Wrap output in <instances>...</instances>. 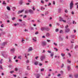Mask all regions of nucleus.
<instances>
[{
    "instance_id": "1",
    "label": "nucleus",
    "mask_w": 78,
    "mask_h": 78,
    "mask_svg": "<svg viewBox=\"0 0 78 78\" xmlns=\"http://www.w3.org/2000/svg\"><path fill=\"white\" fill-rule=\"evenodd\" d=\"M41 31H49V30H50V28L48 27H42L41 28Z\"/></svg>"
},
{
    "instance_id": "2",
    "label": "nucleus",
    "mask_w": 78,
    "mask_h": 78,
    "mask_svg": "<svg viewBox=\"0 0 78 78\" xmlns=\"http://www.w3.org/2000/svg\"><path fill=\"white\" fill-rule=\"evenodd\" d=\"M69 6L70 9H72L73 8V1H71V3L69 4Z\"/></svg>"
},
{
    "instance_id": "3",
    "label": "nucleus",
    "mask_w": 78,
    "mask_h": 78,
    "mask_svg": "<svg viewBox=\"0 0 78 78\" xmlns=\"http://www.w3.org/2000/svg\"><path fill=\"white\" fill-rule=\"evenodd\" d=\"M41 42V45L44 47V46H45L47 45V42L45 41H42Z\"/></svg>"
},
{
    "instance_id": "4",
    "label": "nucleus",
    "mask_w": 78,
    "mask_h": 78,
    "mask_svg": "<svg viewBox=\"0 0 78 78\" xmlns=\"http://www.w3.org/2000/svg\"><path fill=\"white\" fill-rule=\"evenodd\" d=\"M44 59H45V56L44 55H43L41 56L40 59L42 61Z\"/></svg>"
},
{
    "instance_id": "5",
    "label": "nucleus",
    "mask_w": 78,
    "mask_h": 78,
    "mask_svg": "<svg viewBox=\"0 0 78 78\" xmlns=\"http://www.w3.org/2000/svg\"><path fill=\"white\" fill-rule=\"evenodd\" d=\"M70 30L69 28L66 29L65 31L66 33H69V32H70Z\"/></svg>"
},
{
    "instance_id": "6",
    "label": "nucleus",
    "mask_w": 78,
    "mask_h": 78,
    "mask_svg": "<svg viewBox=\"0 0 78 78\" xmlns=\"http://www.w3.org/2000/svg\"><path fill=\"white\" fill-rule=\"evenodd\" d=\"M59 41H63V38L61 37V35H60L59 36Z\"/></svg>"
},
{
    "instance_id": "7",
    "label": "nucleus",
    "mask_w": 78,
    "mask_h": 78,
    "mask_svg": "<svg viewBox=\"0 0 78 78\" xmlns=\"http://www.w3.org/2000/svg\"><path fill=\"white\" fill-rule=\"evenodd\" d=\"M29 11L30 14H34V12L33 10L30 9L29 10Z\"/></svg>"
},
{
    "instance_id": "8",
    "label": "nucleus",
    "mask_w": 78,
    "mask_h": 78,
    "mask_svg": "<svg viewBox=\"0 0 78 78\" xmlns=\"http://www.w3.org/2000/svg\"><path fill=\"white\" fill-rule=\"evenodd\" d=\"M36 75V78H39L40 76H41V75L40 74H37Z\"/></svg>"
},
{
    "instance_id": "9",
    "label": "nucleus",
    "mask_w": 78,
    "mask_h": 78,
    "mask_svg": "<svg viewBox=\"0 0 78 78\" xmlns=\"http://www.w3.org/2000/svg\"><path fill=\"white\" fill-rule=\"evenodd\" d=\"M7 44V42H4L2 44V46H5V45H6Z\"/></svg>"
},
{
    "instance_id": "10",
    "label": "nucleus",
    "mask_w": 78,
    "mask_h": 78,
    "mask_svg": "<svg viewBox=\"0 0 78 78\" xmlns=\"http://www.w3.org/2000/svg\"><path fill=\"white\" fill-rule=\"evenodd\" d=\"M32 40L34 41V42H36L37 41V40H36V37H35L34 38H33L32 39Z\"/></svg>"
},
{
    "instance_id": "11",
    "label": "nucleus",
    "mask_w": 78,
    "mask_h": 78,
    "mask_svg": "<svg viewBox=\"0 0 78 78\" xmlns=\"http://www.w3.org/2000/svg\"><path fill=\"white\" fill-rule=\"evenodd\" d=\"M23 11H24V10H22L19 11L18 12V14H20V13H22L23 12Z\"/></svg>"
},
{
    "instance_id": "12",
    "label": "nucleus",
    "mask_w": 78,
    "mask_h": 78,
    "mask_svg": "<svg viewBox=\"0 0 78 78\" xmlns=\"http://www.w3.org/2000/svg\"><path fill=\"white\" fill-rule=\"evenodd\" d=\"M32 47H30L28 49V52H30V51H32Z\"/></svg>"
},
{
    "instance_id": "13",
    "label": "nucleus",
    "mask_w": 78,
    "mask_h": 78,
    "mask_svg": "<svg viewBox=\"0 0 78 78\" xmlns=\"http://www.w3.org/2000/svg\"><path fill=\"white\" fill-rule=\"evenodd\" d=\"M67 69H68V70H70L71 69V68L70 67V66H67Z\"/></svg>"
},
{
    "instance_id": "14",
    "label": "nucleus",
    "mask_w": 78,
    "mask_h": 78,
    "mask_svg": "<svg viewBox=\"0 0 78 78\" xmlns=\"http://www.w3.org/2000/svg\"><path fill=\"white\" fill-rule=\"evenodd\" d=\"M26 23H25V22H24L23 23V25L22 24H21V26H24V27H26Z\"/></svg>"
},
{
    "instance_id": "15",
    "label": "nucleus",
    "mask_w": 78,
    "mask_h": 78,
    "mask_svg": "<svg viewBox=\"0 0 78 78\" xmlns=\"http://www.w3.org/2000/svg\"><path fill=\"white\" fill-rule=\"evenodd\" d=\"M11 51H12V52H13L14 51H15V48H13L11 49Z\"/></svg>"
},
{
    "instance_id": "16",
    "label": "nucleus",
    "mask_w": 78,
    "mask_h": 78,
    "mask_svg": "<svg viewBox=\"0 0 78 78\" xmlns=\"http://www.w3.org/2000/svg\"><path fill=\"white\" fill-rule=\"evenodd\" d=\"M38 63H39L38 62H35L34 63V65H35V66H37V64H38Z\"/></svg>"
},
{
    "instance_id": "17",
    "label": "nucleus",
    "mask_w": 78,
    "mask_h": 78,
    "mask_svg": "<svg viewBox=\"0 0 78 78\" xmlns=\"http://www.w3.org/2000/svg\"><path fill=\"white\" fill-rule=\"evenodd\" d=\"M53 55H54V53L53 52L51 54V56L52 57V59H53Z\"/></svg>"
},
{
    "instance_id": "18",
    "label": "nucleus",
    "mask_w": 78,
    "mask_h": 78,
    "mask_svg": "<svg viewBox=\"0 0 78 78\" xmlns=\"http://www.w3.org/2000/svg\"><path fill=\"white\" fill-rule=\"evenodd\" d=\"M7 9L8 10V11H10L11 10V9H10V7L9 6H7Z\"/></svg>"
},
{
    "instance_id": "19",
    "label": "nucleus",
    "mask_w": 78,
    "mask_h": 78,
    "mask_svg": "<svg viewBox=\"0 0 78 78\" xmlns=\"http://www.w3.org/2000/svg\"><path fill=\"white\" fill-rule=\"evenodd\" d=\"M59 18L60 19L59 20V21H62V20H63V19H62V18L61 17H59Z\"/></svg>"
},
{
    "instance_id": "20",
    "label": "nucleus",
    "mask_w": 78,
    "mask_h": 78,
    "mask_svg": "<svg viewBox=\"0 0 78 78\" xmlns=\"http://www.w3.org/2000/svg\"><path fill=\"white\" fill-rule=\"evenodd\" d=\"M46 36L47 37H49L50 36V34L49 33H47Z\"/></svg>"
},
{
    "instance_id": "21",
    "label": "nucleus",
    "mask_w": 78,
    "mask_h": 78,
    "mask_svg": "<svg viewBox=\"0 0 78 78\" xmlns=\"http://www.w3.org/2000/svg\"><path fill=\"white\" fill-rule=\"evenodd\" d=\"M29 11L28 10H26L25 11V14H28V13H29Z\"/></svg>"
},
{
    "instance_id": "22",
    "label": "nucleus",
    "mask_w": 78,
    "mask_h": 78,
    "mask_svg": "<svg viewBox=\"0 0 78 78\" xmlns=\"http://www.w3.org/2000/svg\"><path fill=\"white\" fill-rule=\"evenodd\" d=\"M74 77L76 78H78V74H76L74 75Z\"/></svg>"
},
{
    "instance_id": "23",
    "label": "nucleus",
    "mask_w": 78,
    "mask_h": 78,
    "mask_svg": "<svg viewBox=\"0 0 78 78\" xmlns=\"http://www.w3.org/2000/svg\"><path fill=\"white\" fill-rule=\"evenodd\" d=\"M61 9H58V12H59V13H60V12H61Z\"/></svg>"
},
{
    "instance_id": "24",
    "label": "nucleus",
    "mask_w": 78,
    "mask_h": 78,
    "mask_svg": "<svg viewBox=\"0 0 78 78\" xmlns=\"http://www.w3.org/2000/svg\"><path fill=\"white\" fill-rule=\"evenodd\" d=\"M19 3H20V5H22V3H23V1H20V2Z\"/></svg>"
},
{
    "instance_id": "25",
    "label": "nucleus",
    "mask_w": 78,
    "mask_h": 78,
    "mask_svg": "<svg viewBox=\"0 0 78 78\" xmlns=\"http://www.w3.org/2000/svg\"><path fill=\"white\" fill-rule=\"evenodd\" d=\"M27 70H30V66H27Z\"/></svg>"
},
{
    "instance_id": "26",
    "label": "nucleus",
    "mask_w": 78,
    "mask_h": 78,
    "mask_svg": "<svg viewBox=\"0 0 78 78\" xmlns=\"http://www.w3.org/2000/svg\"><path fill=\"white\" fill-rule=\"evenodd\" d=\"M41 10H44V9H45V8H44L43 7H41Z\"/></svg>"
},
{
    "instance_id": "27",
    "label": "nucleus",
    "mask_w": 78,
    "mask_h": 78,
    "mask_svg": "<svg viewBox=\"0 0 78 78\" xmlns=\"http://www.w3.org/2000/svg\"><path fill=\"white\" fill-rule=\"evenodd\" d=\"M49 12H48V11H47L45 13V15H47V14H48Z\"/></svg>"
},
{
    "instance_id": "28",
    "label": "nucleus",
    "mask_w": 78,
    "mask_h": 78,
    "mask_svg": "<svg viewBox=\"0 0 78 78\" xmlns=\"http://www.w3.org/2000/svg\"><path fill=\"white\" fill-rule=\"evenodd\" d=\"M2 56L4 58H6V56H5V55H4V54L2 53Z\"/></svg>"
},
{
    "instance_id": "29",
    "label": "nucleus",
    "mask_w": 78,
    "mask_h": 78,
    "mask_svg": "<svg viewBox=\"0 0 78 78\" xmlns=\"http://www.w3.org/2000/svg\"><path fill=\"white\" fill-rule=\"evenodd\" d=\"M63 33V31L62 30H60L59 32V33L60 34Z\"/></svg>"
},
{
    "instance_id": "30",
    "label": "nucleus",
    "mask_w": 78,
    "mask_h": 78,
    "mask_svg": "<svg viewBox=\"0 0 78 78\" xmlns=\"http://www.w3.org/2000/svg\"><path fill=\"white\" fill-rule=\"evenodd\" d=\"M1 34H2L3 35L4 34H5V32H2L1 33Z\"/></svg>"
},
{
    "instance_id": "31",
    "label": "nucleus",
    "mask_w": 78,
    "mask_h": 78,
    "mask_svg": "<svg viewBox=\"0 0 78 78\" xmlns=\"http://www.w3.org/2000/svg\"><path fill=\"white\" fill-rule=\"evenodd\" d=\"M59 31V29H56L55 30L56 32H58Z\"/></svg>"
},
{
    "instance_id": "32",
    "label": "nucleus",
    "mask_w": 78,
    "mask_h": 78,
    "mask_svg": "<svg viewBox=\"0 0 78 78\" xmlns=\"http://www.w3.org/2000/svg\"><path fill=\"white\" fill-rule=\"evenodd\" d=\"M67 62H68V63H71V61H69V59L67 60Z\"/></svg>"
},
{
    "instance_id": "33",
    "label": "nucleus",
    "mask_w": 78,
    "mask_h": 78,
    "mask_svg": "<svg viewBox=\"0 0 78 78\" xmlns=\"http://www.w3.org/2000/svg\"><path fill=\"white\" fill-rule=\"evenodd\" d=\"M75 36V35H71V38H73Z\"/></svg>"
},
{
    "instance_id": "34",
    "label": "nucleus",
    "mask_w": 78,
    "mask_h": 78,
    "mask_svg": "<svg viewBox=\"0 0 78 78\" xmlns=\"http://www.w3.org/2000/svg\"><path fill=\"white\" fill-rule=\"evenodd\" d=\"M61 55L62 56V57L64 56H65V54H63L62 53Z\"/></svg>"
},
{
    "instance_id": "35",
    "label": "nucleus",
    "mask_w": 78,
    "mask_h": 78,
    "mask_svg": "<svg viewBox=\"0 0 78 78\" xmlns=\"http://www.w3.org/2000/svg\"><path fill=\"white\" fill-rule=\"evenodd\" d=\"M5 1H4L2 3L3 5H6V3H5Z\"/></svg>"
},
{
    "instance_id": "36",
    "label": "nucleus",
    "mask_w": 78,
    "mask_h": 78,
    "mask_svg": "<svg viewBox=\"0 0 78 78\" xmlns=\"http://www.w3.org/2000/svg\"><path fill=\"white\" fill-rule=\"evenodd\" d=\"M35 34H39V32H38V31L36 32L35 33Z\"/></svg>"
},
{
    "instance_id": "37",
    "label": "nucleus",
    "mask_w": 78,
    "mask_h": 78,
    "mask_svg": "<svg viewBox=\"0 0 78 78\" xmlns=\"http://www.w3.org/2000/svg\"><path fill=\"white\" fill-rule=\"evenodd\" d=\"M68 27H69V26H68V25H67L65 27L66 29H67Z\"/></svg>"
},
{
    "instance_id": "38",
    "label": "nucleus",
    "mask_w": 78,
    "mask_h": 78,
    "mask_svg": "<svg viewBox=\"0 0 78 78\" xmlns=\"http://www.w3.org/2000/svg\"><path fill=\"white\" fill-rule=\"evenodd\" d=\"M78 48V45H76L75 46V48L76 49V48Z\"/></svg>"
},
{
    "instance_id": "39",
    "label": "nucleus",
    "mask_w": 78,
    "mask_h": 78,
    "mask_svg": "<svg viewBox=\"0 0 78 78\" xmlns=\"http://www.w3.org/2000/svg\"><path fill=\"white\" fill-rule=\"evenodd\" d=\"M44 71V68L41 69V72H43Z\"/></svg>"
},
{
    "instance_id": "40",
    "label": "nucleus",
    "mask_w": 78,
    "mask_h": 78,
    "mask_svg": "<svg viewBox=\"0 0 78 78\" xmlns=\"http://www.w3.org/2000/svg\"><path fill=\"white\" fill-rule=\"evenodd\" d=\"M15 19H16V18H15V17H14L12 18V20H15Z\"/></svg>"
},
{
    "instance_id": "41",
    "label": "nucleus",
    "mask_w": 78,
    "mask_h": 78,
    "mask_svg": "<svg viewBox=\"0 0 78 78\" xmlns=\"http://www.w3.org/2000/svg\"><path fill=\"white\" fill-rule=\"evenodd\" d=\"M21 55H20V56H18L19 59H21Z\"/></svg>"
},
{
    "instance_id": "42",
    "label": "nucleus",
    "mask_w": 78,
    "mask_h": 78,
    "mask_svg": "<svg viewBox=\"0 0 78 78\" xmlns=\"http://www.w3.org/2000/svg\"><path fill=\"white\" fill-rule=\"evenodd\" d=\"M14 71H12L10 72V73H14Z\"/></svg>"
},
{
    "instance_id": "43",
    "label": "nucleus",
    "mask_w": 78,
    "mask_h": 78,
    "mask_svg": "<svg viewBox=\"0 0 78 78\" xmlns=\"http://www.w3.org/2000/svg\"><path fill=\"white\" fill-rule=\"evenodd\" d=\"M0 69H3V68H2V65L0 66Z\"/></svg>"
},
{
    "instance_id": "44",
    "label": "nucleus",
    "mask_w": 78,
    "mask_h": 78,
    "mask_svg": "<svg viewBox=\"0 0 78 78\" xmlns=\"http://www.w3.org/2000/svg\"><path fill=\"white\" fill-rule=\"evenodd\" d=\"M15 71H17V70H18V69H17V68H15Z\"/></svg>"
},
{
    "instance_id": "45",
    "label": "nucleus",
    "mask_w": 78,
    "mask_h": 78,
    "mask_svg": "<svg viewBox=\"0 0 78 78\" xmlns=\"http://www.w3.org/2000/svg\"><path fill=\"white\" fill-rule=\"evenodd\" d=\"M54 45H55L56 46H57L58 45V44H57L55 43H54Z\"/></svg>"
},
{
    "instance_id": "46",
    "label": "nucleus",
    "mask_w": 78,
    "mask_h": 78,
    "mask_svg": "<svg viewBox=\"0 0 78 78\" xmlns=\"http://www.w3.org/2000/svg\"><path fill=\"white\" fill-rule=\"evenodd\" d=\"M48 53H51V51H48Z\"/></svg>"
},
{
    "instance_id": "47",
    "label": "nucleus",
    "mask_w": 78,
    "mask_h": 78,
    "mask_svg": "<svg viewBox=\"0 0 78 78\" xmlns=\"http://www.w3.org/2000/svg\"><path fill=\"white\" fill-rule=\"evenodd\" d=\"M54 49H55V50H56V51H58V49L56 48H54Z\"/></svg>"
},
{
    "instance_id": "48",
    "label": "nucleus",
    "mask_w": 78,
    "mask_h": 78,
    "mask_svg": "<svg viewBox=\"0 0 78 78\" xmlns=\"http://www.w3.org/2000/svg\"><path fill=\"white\" fill-rule=\"evenodd\" d=\"M63 67H64V64H62V66H61V68H63Z\"/></svg>"
},
{
    "instance_id": "49",
    "label": "nucleus",
    "mask_w": 78,
    "mask_h": 78,
    "mask_svg": "<svg viewBox=\"0 0 78 78\" xmlns=\"http://www.w3.org/2000/svg\"><path fill=\"white\" fill-rule=\"evenodd\" d=\"M65 12H68V11H67V9H65Z\"/></svg>"
},
{
    "instance_id": "50",
    "label": "nucleus",
    "mask_w": 78,
    "mask_h": 78,
    "mask_svg": "<svg viewBox=\"0 0 78 78\" xmlns=\"http://www.w3.org/2000/svg\"><path fill=\"white\" fill-rule=\"evenodd\" d=\"M41 3H42L43 4V3H44V1L43 0H41Z\"/></svg>"
},
{
    "instance_id": "51",
    "label": "nucleus",
    "mask_w": 78,
    "mask_h": 78,
    "mask_svg": "<svg viewBox=\"0 0 78 78\" xmlns=\"http://www.w3.org/2000/svg\"><path fill=\"white\" fill-rule=\"evenodd\" d=\"M60 73L62 74V75H63V71H61Z\"/></svg>"
},
{
    "instance_id": "52",
    "label": "nucleus",
    "mask_w": 78,
    "mask_h": 78,
    "mask_svg": "<svg viewBox=\"0 0 78 78\" xmlns=\"http://www.w3.org/2000/svg\"><path fill=\"white\" fill-rule=\"evenodd\" d=\"M51 5V3H49L48 4V6H50V5Z\"/></svg>"
},
{
    "instance_id": "53",
    "label": "nucleus",
    "mask_w": 78,
    "mask_h": 78,
    "mask_svg": "<svg viewBox=\"0 0 78 78\" xmlns=\"http://www.w3.org/2000/svg\"><path fill=\"white\" fill-rule=\"evenodd\" d=\"M2 25H1V27H4V26H3V24H2Z\"/></svg>"
},
{
    "instance_id": "54",
    "label": "nucleus",
    "mask_w": 78,
    "mask_h": 78,
    "mask_svg": "<svg viewBox=\"0 0 78 78\" xmlns=\"http://www.w3.org/2000/svg\"><path fill=\"white\" fill-rule=\"evenodd\" d=\"M53 5H55V1H53Z\"/></svg>"
},
{
    "instance_id": "55",
    "label": "nucleus",
    "mask_w": 78,
    "mask_h": 78,
    "mask_svg": "<svg viewBox=\"0 0 78 78\" xmlns=\"http://www.w3.org/2000/svg\"><path fill=\"white\" fill-rule=\"evenodd\" d=\"M9 68H11V67H12V65H9Z\"/></svg>"
},
{
    "instance_id": "56",
    "label": "nucleus",
    "mask_w": 78,
    "mask_h": 78,
    "mask_svg": "<svg viewBox=\"0 0 78 78\" xmlns=\"http://www.w3.org/2000/svg\"><path fill=\"white\" fill-rule=\"evenodd\" d=\"M27 15H25L24 16H23V18H26V17H27Z\"/></svg>"
},
{
    "instance_id": "57",
    "label": "nucleus",
    "mask_w": 78,
    "mask_h": 78,
    "mask_svg": "<svg viewBox=\"0 0 78 78\" xmlns=\"http://www.w3.org/2000/svg\"><path fill=\"white\" fill-rule=\"evenodd\" d=\"M32 9H33V10L34 11H35V8H34V7H33L32 8Z\"/></svg>"
},
{
    "instance_id": "58",
    "label": "nucleus",
    "mask_w": 78,
    "mask_h": 78,
    "mask_svg": "<svg viewBox=\"0 0 78 78\" xmlns=\"http://www.w3.org/2000/svg\"><path fill=\"white\" fill-rule=\"evenodd\" d=\"M56 24L57 25H58V26H59V25H60V24H59V23H57Z\"/></svg>"
},
{
    "instance_id": "59",
    "label": "nucleus",
    "mask_w": 78,
    "mask_h": 78,
    "mask_svg": "<svg viewBox=\"0 0 78 78\" xmlns=\"http://www.w3.org/2000/svg\"><path fill=\"white\" fill-rule=\"evenodd\" d=\"M39 58V57L38 56H37L35 57V59H37V58Z\"/></svg>"
},
{
    "instance_id": "60",
    "label": "nucleus",
    "mask_w": 78,
    "mask_h": 78,
    "mask_svg": "<svg viewBox=\"0 0 78 78\" xmlns=\"http://www.w3.org/2000/svg\"><path fill=\"white\" fill-rule=\"evenodd\" d=\"M71 14L73 15L74 14V12H73V11H72L71 12Z\"/></svg>"
},
{
    "instance_id": "61",
    "label": "nucleus",
    "mask_w": 78,
    "mask_h": 78,
    "mask_svg": "<svg viewBox=\"0 0 78 78\" xmlns=\"http://www.w3.org/2000/svg\"><path fill=\"white\" fill-rule=\"evenodd\" d=\"M68 55H69L70 57V56H71V54H70V53H68Z\"/></svg>"
},
{
    "instance_id": "62",
    "label": "nucleus",
    "mask_w": 78,
    "mask_h": 78,
    "mask_svg": "<svg viewBox=\"0 0 78 78\" xmlns=\"http://www.w3.org/2000/svg\"><path fill=\"white\" fill-rule=\"evenodd\" d=\"M31 29L32 30H34V28L33 27H31Z\"/></svg>"
},
{
    "instance_id": "63",
    "label": "nucleus",
    "mask_w": 78,
    "mask_h": 78,
    "mask_svg": "<svg viewBox=\"0 0 78 78\" xmlns=\"http://www.w3.org/2000/svg\"><path fill=\"white\" fill-rule=\"evenodd\" d=\"M47 42H50V40H47Z\"/></svg>"
},
{
    "instance_id": "64",
    "label": "nucleus",
    "mask_w": 78,
    "mask_h": 78,
    "mask_svg": "<svg viewBox=\"0 0 78 78\" xmlns=\"http://www.w3.org/2000/svg\"><path fill=\"white\" fill-rule=\"evenodd\" d=\"M69 77H72V75H69Z\"/></svg>"
}]
</instances>
